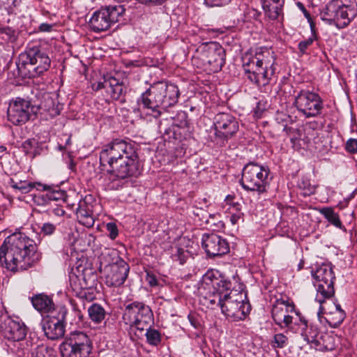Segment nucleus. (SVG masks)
<instances>
[{
	"label": "nucleus",
	"mask_w": 357,
	"mask_h": 357,
	"mask_svg": "<svg viewBox=\"0 0 357 357\" xmlns=\"http://www.w3.org/2000/svg\"><path fill=\"white\" fill-rule=\"evenodd\" d=\"M50 212L52 214H54V215L58 216V217H62L66 213V211H64V209L59 206H56V207L52 208L50 211Z\"/></svg>",
	"instance_id": "54"
},
{
	"label": "nucleus",
	"mask_w": 357,
	"mask_h": 357,
	"mask_svg": "<svg viewBox=\"0 0 357 357\" xmlns=\"http://www.w3.org/2000/svg\"><path fill=\"white\" fill-rule=\"evenodd\" d=\"M294 103L297 109L306 118L319 116L324 109L321 96L308 90H301L296 96Z\"/></svg>",
	"instance_id": "14"
},
{
	"label": "nucleus",
	"mask_w": 357,
	"mask_h": 357,
	"mask_svg": "<svg viewBox=\"0 0 357 357\" xmlns=\"http://www.w3.org/2000/svg\"><path fill=\"white\" fill-rule=\"evenodd\" d=\"M107 84L108 86L107 93L110 94L111 98L114 100H121L126 92V87L123 83L114 77H108L107 78Z\"/></svg>",
	"instance_id": "30"
},
{
	"label": "nucleus",
	"mask_w": 357,
	"mask_h": 357,
	"mask_svg": "<svg viewBox=\"0 0 357 357\" xmlns=\"http://www.w3.org/2000/svg\"><path fill=\"white\" fill-rule=\"evenodd\" d=\"M22 149L26 155L34 158L40 153L41 148L39 142L31 138L25 140L22 144Z\"/></svg>",
	"instance_id": "35"
},
{
	"label": "nucleus",
	"mask_w": 357,
	"mask_h": 357,
	"mask_svg": "<svg viewBox=\"0 0 357 357\" xmlns=\"http://www.w3.org/2000/svg\"><path fill=\"white\" fill-rule=\"evenodd\" d=\"M0 334L9 341L20 342L26 335V327L19 320L13 319L3 306H0Z\"/></svg>",
	"instance_id": "15"
},
{
	"label": "nucleus",
	"mask_w": 357,
	"mask_h": 357,
	"mask_svg": "<svg viewBox=\"0 0 357 357\" xmlns=\"http://www.w3.org/2000/svg\"><path fill=\"white\" fill-rule=\"evenodd\" d=\"M295 306L284 299H277L273 305L271 315L275 324L281 328L289 327L293 322V317L289 312H294Z\"/></svg>",
	"instance_id": "20"
},
{
	"label": "nucleus",
	"mask_w": 357,
	"mask_h": 357,
	"mask_svg": "<svg viewBox=\"0 0 357 357\" xmlns=\"http://www.w3.org/2000/svg\"><path fill=\"white\" fill-rule=\"evenodd\" d=\"M146 331L145 335L146 337L147 342L152 346H158L161 342V335L156 329L151 328V324L148 328L144 329Z\"/></svg>",
	"instance_id": "39"
},
{
	"label": "nucleus",
	"mask_w": 357,
	"mask_h": 357,
	"mask_svg": "<svg viewBox=\"0 0 357 357\" xmlns=\"http://www.w3.org/2000/svg\"><path fill=\"white\" fill-rule=\"evenodd\" d=\"M107 231L109 232V236L111 239H115L119 235V229L114 222H109L106 225Z\"/></svg>",
	"instance_id": "49"
},
{
	"label": "nucleus",
	"mask_w": 357,
	"mask_h": 357,
	"mask_svg": "<svg viewBox=\"0 0 357 357\" xmlns=\"http://www.w3.org/2000/svg\"><path fill=\"white\" fill-rule=\"evenodd\" d=\"M75 273L80 276L84 285V288L93 291L97 282V275L91 268L83 267L82 266H76L75 269H73Z\"/></svg>",
	"instance_id": "27"
},
{
	"label": "nucleus",
	"mask_w": 357,
	"mask_h": 357,
	"mask_svg": "<svg viewBox=\"0 0 357 357\" xmlns=\"http://www.w3.org/2000/svg\"><path fill=\"white\" fill-rule=\"evenodd\" d=\"M220 214L208 215L206 214V217L203 216V220L207 225L212 227L213 230H220L225 227V223L220 220Z\"/></svg>",
	"instance_id": "38"
},
{
	"label": "nucleus",
	"mask_w": 357,
	"mask_h": 357,
	"mask_svg": "<svg viewBox=\"0 0 357 357\" xmlns=\"http://www.w3.org/2000/svg\"><path fill=\"white\" fill-rule=\"evenodd\" d=\"M36 107H38V112L40 110L47 112L52 117H54L60 113L59 105H55L54 99L49 94L45 95L40 104Z\"/></svg>",
	"instance_id": "32"
},
{
	"label": "nucleus",
	"mask_w": 357,
	"mask_h": 357,
	"mask_svg": "<svg viewBox=\"0 0 357 357\" xmlns=\"http://www.w3.org/2000/svg\"><path fill=\"white\" fill-rule=\"evenodd\" d=\"M188 252L182 248L175 246L172 248V258L174 261H178L183 264L188 257Z\"/></svg>",
	"instance_id": "42"
},
{
	"label": "nucleus",
	"mask_w": 357,
	"mask_h": 357,
	"mask_svg": "<svg viewBox=\"0 0 357 357\" xmlns=\"http://www.w3.org/2000/svg\"><path fill=\"white\" fill-rule=\"evenodd\" d=\"M312 36L306 40L301 41L298 45L299 52L302 54H307V50L311 46L314 40L317 39L314 28L311 25Z\"/></svg>",
	"instance_id": "43"
},
{
	"label": "nucleus",
	"mask_w": 357,
	"mask_h": 357,
	"mask_svg": "<svg viewBox=\"0 0 357 357\" xmlns=\"http://www.w3.org/2000/svg\"><path fill=\"white\" fill-rule=\"evenodd\" d=\"M51 61L47 53L38 47L31 48L20 54L17 68L22 78H33L46 72Z\"/></svg>",
	"instance_id": "5"
},
{
	"label": "nucleus",
	"mask_w": 357,
	"mask_h": 357,
	"mask_svg": "<svg viewBox=\"0 0 357 357\" xmlns=\"http://www.w3.org/2000/svg\"><path fill=\"white\" fill-rule=\"evenodd\" d=\"M215 135L222 142L227 141L238 130L236 119L229 113L220 112L214 117Z\"/></svg>",
	"instance_id": "18"
},
{
	"label": "nucleus",
	"mask_w": 357,
	"mask_h": 357,
	"mask_svg": "<svg viewBox=\"0 0 357 357\" xmlns=\"http://www.w3.org/2000/svg\"><path fill=\"white\" fill-rule=\"evenodd\" d=\"M146 280L149 284L151 287H155L158 285V280L155 275L151 273L147 272L146 275Z\"/></svg>",
	"instance_id": "52"
},
{
	"label": "nucleus",
	"mask_w": 357,
	"mask_h": 357,
	"mask_svg": "<svg viewBox=\"0 0 357 357\" xmlns=\"http://www.w3.org/2000/svg\"><path fill=\"white\" fill-rule=\"evenodd\" d=\"M298 6L299 7V8L304 13V14L306 15V16H309V13L307 11V10L305 9V6H303V4L301 2H298L297 3Z\"/></svg>",
	"instance_id": "60"
},
{
	"label": "nucleus",
	"mask_w": 357,
	"mask_h": 357,
	"mask_svg": "<svg viewBox=\"0 0 357 357\" xmlns=\"http://www.w3.org/2000/svg\"><path fill=\"white\" fill-rule=\"evenodd\" d=\"M357 15L355 0H333L326 8L324 19L333 22L339 29H344Z\"/></svg>",
	"instance_id": "7"
},
{
	"label": "nucleus",
	"mask_w": 357,
	"mask_h": 357,
	"mask_svg": "<svg viewBox=\"0 0 357 357\" xmlns=\"http://www.w3.org/2000/svg\"><path fill=\"white\" fill-rule=\"evenodd\" d=\"M288 344V337L283 333H277L273 336L271 345L273 348L282 349Z\"/></svg>",
	"instance_id": "44"
},
{
	"label": "nucleus",
	"mask_w": 357,
	"mask_h": 357,
	"mask_svg": "<svg viewBox=\"0 0 357 357\" xmlns=\"http://www.w3.org/2000/svg\"><path fill=\"white\" fill-rule=\"evenodd\" d=\"M31 303L33 307L41 313H47L54 308V302L52 299L46 294H38L31 298Z\"/></svg>",
	"instance_id": "28"
},
{
	"label": "nucleus",
	"mask_w": 357,
	"mask_h": 357,
	"mask_svg": "<svg viewBox=\"0 0 357 357\" xmlns=\"http://www.w3.org/2000/svg\"><path fill=\"white\" fill-rule=\"evenodd\" d=\"M298 186L299 189L302 191V195L304 197L310 196L313 195L316 192L317 186L315 185H312L310 183V181L307 178H302L298 183Z\"/></svg>",
	"instance_id": "40"
},
{
	"label": "nucleus",
	"mask_w": 357,
	"mask_h": 357,
	"mask_svg": "<svg viewBox=\"0 0 357 357\" xmlns=\"http://www.w3.org/2000/svg\"><path fill=\"white\" fill-rule=\"evenodd\" d=\"M334 310H343L339 304H335Z\"/></svg>",
	"instance_id": "63"
},
{
	"label": "nucleus",
	"mask_w": 357,
	"mask_h": 357,
	"mask_svg": "<svg viewBox=\"0 0 357 357\" xmlns=\"http://www.w3.org/2000/svg\"><path fill=\"white\" fill-rule=\"evenodd\" d=\"M101 171L126 179L139 174V157L135 147L125 140L116 139L100 152Z\"/></svg>",
	"instance_id": "2"
},
{
	"label": "nucleus",
	"mask_w": 357,
	"mask_h": 357,
	"mask_svg": "<svg viewBox=\"0 0 357 357\" xmlns=\"http://www.w3.org/2000/svg\"><path fill=\"white\" fill-rule=\"evenodd\" d=\"M9 184L12 188L22 194L29 193L36 188L38 190H40V188L42 190H47L46 185H43L40 183H33L22 180L15 181L13 178H10Z\"/></svg>",
	"instance_id": "29"
},
{
	"label": "nucleus",
	"mask_w": 357,
	"mask_h": 357,
	"mask_svg": "<svg viewBox=\"0 0 357 357\" xmlns=\"http://www.w3.org/2000/svg\"><path fill=\"white\" fill-rule=\"evenodd\" d=\"M6 151V147L4 146H0V153H3Z\"/></svg>",
	"instance_id": "62"
},
{
	"label": "nucleus",
	"mask_w": 357,
	"mask_h": 357,
	"mask_svg": "<svg viewBox=\"0 0 357 357\" xmlns=\"http://www.w3.org/2000/svg\"><path fill=\"white\" fill-rule=\"evenodd\" d=\"M291 129H292L291 128L288 127L286 125L283 128V130L287 132V134H289L291 132Z\"/></svg>",
	"instance_id": "61"
},
{
	"label": "nucleus",
	"mask_w": 357,
	"mask_h": 357,
	"mask_svg": "<svg viewBox=\"0 0 357 357\" xmlns=\"http://www.w3.org/2000/svg\"><path fill=\"white\" fill-rule=\"evenodd\" d=\"M70 286L77 299H85L87 303H89L95 298L93 291H89L84 288L80 276L73 271L70 275Z\"/></svg>",
	"instance_id": "25"
},
{
	"label": "nucleus",
	"mask_w": 357,
	"mask_h": 357,
	"mask_svg": "<svg viewBox=\"0 0 357 357\" xmlns=\"http://www.w3.org/2000/svg\"><path fill=\"white\" fill-rule=\"evenodd\" d=\"M47 187V190H45L47 191L46 197L50 200H63L66 197V193L64 191L61 190H50L51 188L48 185H46Z\"/></svg>",
	"instance_id": "45"
},
{
	"label": "nucleus",
	"mask_w": 357,
	"mask_h": 357,
	"mask_svg": "<svg viewBox=\"0 0 357 357\" xmlns=\"http://www.w3.org/2000/svg\"><path fill=\"white\" fill-rule=\"evenodd\" d=\"M158 130L165 141L170 142L173 139H180L181 137L180 128L174 124H172L171 126L166 127L163 123L160 122L158 126Z\"/></svg>",
	"instance_id": "33"
},
{
	"label": "nucleus",
	"mask_w": 357,
	"mask_h": 357,
	"mask_svg": "<svg viewBox=\"0 0 357 357\" xmlns=\"http://www.w3.org/2000/svg\"><path fill=\"white\" fill-rule=\"evenodd\" d=\"M59 223H53V222H44L40 228V232L44 236H51L54 234L56 229V227Z\"/></svg>",
	"instance_id": "47"
},
{
	"label": "nucleus",
	"mask_w": 357,
	"mask_h": 357,
	"mask_svg": "<svg viewBox=\"0 0 357 357\" xmlns=\"http://www.w3.org/2000/svg\"><path fill=\"white\" fill-rule=\"evenodd\" d=\"M265 16L271 20H282L284 0H260Z\"/></svg>",
	"instance_id": "24"
},
{
	"label": "nucleus",
	"mask_w": 357,
	"mask_h": 357,
	"mask_svg": "<svg viewBox=\"0 0 357 357\" xmlns=\"http://www.w3.org/2000/svg\"><path fill=\"white\" fill-rule=\"evenodd\" d=\"M203 284L208 291L200 298L201 303L211 310L220 309L234 321L244 319L250 312V305L246 294L234 290L231 281L218 270L208 271L203 276Z\"/></svg>",
	"instance_id": "1"
},
{
	"label": "nucleus",
	"mask_w": 357,
	"mask_h": 357,
	"mask_svg": "<svg viewBox=\"0 0 357 357\" xmlns=\"http://www.w3.org/2000/svg\"><path fill=\"white\" fill-rule=\"evenodd\" d=\"M40 326L44 335L49 340H57L64 336L66 324L58 320L43 317Z\"/></svg>",
	"instance_id": "22"
},
{
	"label": "nucleus",
	"mask_w": 357,
	"mask_h": 357,
	"mask_svg": "<svg viewBox=\"0 0 357 357\" xmlns=\"http://www.w3.org/2000/svg\"><path fill=\"white\" fill-rule=\"evenodd\" d=\"M38 113V107L32 105L31 101L22 98H16L10 101L8 111V120L15 126L26 123L33 115Z\"/></svg>",
	"instance_id": "13"
},
{
	"label": "nucleus",
	"mask_w": 357,
	"mask_h": 357,
	"mask_svg": "<svg viewBox=\"0 0 357 357\" xmlns=\"http://www.w3.org/2000/svg\"><path fill=\"white\" fill-rule=\"evenodd\" d=\"M197 52L203 66L213 73L220 71L225 63V51L217 42L202 44Z\"/></svg>",
	"instance_id": "12"
},
{
	"label": "nucleus",
	"mask_w": 357,
	"mask_h": 357,
	"mask_svg": "<svg viewBox=\"0 0 357 357\" xmlns=\"http://www.w3.org/2000/svg\"><path fill=\"white\" fill-rule=\"evenodd\" d=\"M52 26L47 23H43L40 25V30L42 31H50Z\"/></svg>",
	"instance_id": "58"
},
{
	"label": "nucleus",
	"mask_w": 357,
	"mask_h": 357,
	"mask_svg": "<svg viewBox=\"0 0 357 357\" xmlns=\"http://www.w3.org/2000/svg\"><path fill=\"white\" fill-rule=\"evenodd\" d=\"M47 315L43 317L47 319H52L59 321L61 323H63L66 324V316L68 314V309L64 305H58L55 306L54 305V308L51 309L50 312H47Z\"/></svg>",
	"instance_id": "37"
},
{
	"label": "nucleus",
	"mask_w": 357,
	"mask_h": 357,
	"mask_svg": "<svg viewBox=\"0 0 357 357\" xmlns=\"http://www.w3.org/2000/svg\"><path fill=\"white\" fill-rule=\"evenodd\" d=\"M31 357H50L47 349L43 345H38L33 351Z\"/></svg>",
	"instance_id": "48"
},
{
	"label": "nucleus",
	"mask_w": 357,
	"mask_h": 357,
	"mask_svg": "<svg viewBox=\"0 0 357 357\" xmlns=\"http://www.w3.org/2000/svg\"><path fill=\"white\" fill-rule=\"evenodd\" d=\"M298 266V269L299 270L303 268V262L301 261Z\"/></svg>",
	"instance_id": "64"
},
{
	"label": "nucleus",
	"mask_w": 357,
	"mask_h": 357,
	"mask_svg": "<svg viewBox=\"0 0 357 357\" xmlns=\"http://www.w3.org/2000/svg\"><path fill=\"white\" fill-rule=\"evenodd\" d=\"M125 11L124 6L121 4L101 7L93 13L89 21V26L96 33L107 31L120 21Z\"/></svg>",
	"instance_id": "10"
},
{
	"label": "nucleus",
	"mask_w": 357,
	"mask_h": 357,
	"mask_svg": "<svg viewBox=\"0 0 357 357\" xmlns=\"http://www.w3.org/2000/svg\"><path fill=\"white\" fill-rule=\"evenodd\" d=\"M101 89H106L107 91H108V86L107 84V79H105L103 82H98L96 90H100Z\"/></svg>",
	"instance_id": "59"
},
{
	"label": "nucleus",
	"mask_w": 357,
	"mask_h": 357,
	"mask_svg": "<svg viewBox=\"0 0 357 357\" xmlns=\"http://www.w3.org/2000/svg\"><path fill=\"white\" fill-rule=\"evenodd\" d=\"M63 137H66V139L64 145H59V148L61 151L66 150L69 146L71 145V136L68 135H63Z\"/></svg>",
	"instance_id": "55"
},
{
	"label": "nucleus",
	"mask_w": 357,
	"mask_h": 357,
	"mask_svg": "<svg viewBox=\"0 0 357 357\" xmlns=\"http://www.w3.org/2000/svg\"><path fill=\"white\" fill-rule=\"evenodd\" d=\"M345 149L350 153H357V139L350 138L347 140L345 144Z\"/></svg>",
	"instance_id": "50"
},
{
	"label": "nucleus",
	"mask_w": 357,
	"mask_h": 357,
	"mask_svg": "<svg viewBox=\"0 0 357 357\" xmlns=\"http://www.w3.org/2000/svg\"><path fill=\"white\" fill-rule=\"evenodd\" d=\"M269 173L268 167L249 162L243 169L240 183L245 190L256 192L259 196L268 191Z\"/></svg>",
	"instance_id": "6"
},
{
	"label": "nucleus",
	"mask_w": 357,
	"mask_h": 357,
	"mask_svg": "<svg viewBox=\"0 0 357 357\" xmlns=\"http://www.w3.org/2000/svg\"><path fill=\"white\" fill-rule=\"evenodd\" d=\"M202 246L210 258L225 255L230 249L227 240L214 233L202 235Z\"/></svg>",
	"instance_id": "19"
},
{
	"label": "nucleus",
	"mask_w": 357,
	"mask_h": 357,
	"mask_svg": "<svg viewBox=\"0 0 357 357\" xmlns=\"http://www.w3.org/2000/svg\"><path fill=\"white\" fill-rule=\"evenodd\" d=\"M78 222L86 227H92L94 225L95 218L92 211V206L85 202H79L76 211Z\"/></svg>",
	"instance_id": "26"
},
{
	"label": "nucleus",
	"mask_w": 357,
	"mask_h": 357,
	"mask_svg": "<svg viewBox=\"0 0 357 357\" xmlns=\"http://www.w3.org/2000/svg\"><path fill=\"white\" fill-rule=\"evenodd\" d=\"M231 0H204L205 3L211 7L222 6L228 4Z\"/></svg>",
	"instance_id": "51"
},
{
	"label": "nucleus",
	"mask_w": 357,
	"mask_h": 357,
	"mask_svg": "<svg viewBox=\"0 0 357 357\" xmlns=\"http://www.w3.org/2000/svg\"><path fill=\"white\" fill-rule=\"evenodd\" d=\"M303 325L301 335L304 340L314 348L319 351H331L334 348V344L331 342L333 337L327 334L320 333L318 328L314 325H308L307 320L301 319Z\"/></svg>",
	"instance_id": "16"
},
{
	"label": "nucleus",
	"mask_w": 357,
	"mask_h": 357,
	"mask_svg": "<svg viewBox=\"0 0 357 357\" xmlns=\"http://www.w3.org/2000/svg\"><path fill=\"white\" fill-rule=\"evenodd\" d=\"M86 302L87 301L85 299H77L75 301H71L74 313L77 317L78 322L83 321L84 314L82 313V310H85Z\"/></svg>",
	"instance_id": "41"
},
{
	"label": "nucleus",
	"mask_w": 357,
	"mask_h": 357,
	"mask_svg": "<svg viewBox=\"0 0 357 357\" xmlns=\"http://www.w3.org/2000/svg\"><path fill=\"white\" fill-rule=\"evenodd\" d=\"M247 77L257 86L268 84L275 73L276 55L267 47L250 49L243 57Z\"/></svg>",
	"instance_id": "4"
},
{
	"label": "nucleus",
	"mask_w": 357,
	"mask_h": 357,
	"mask_svg": "<svg viewBox=\"0 0 357 357\" xmlns=\"http://www.w3.org/2000/svg\"><path fill=\"white\" fill-rule=\"evenodd\" d=\"M248 14L250 15V17L257 20L261 15V13L255 8H251L249 10Z\"/></svg>",
	"instance_id": "57"
},
{
	"label": "nucleus",
	"mask_w": 357,
	"mask_h": 357,
	"mask_svg": "<svg viewBox=\"0 0 357 357\" xmlns=\"http://www.w3.org/2000/svg\"><path fill=\"white\" fill-rule=\"evenodd\" d=\"M88 314L91 321L95 324H100L105 319L106 312L101 305L93 303L88 308Z\"/></svg>",
	"instance_id": "34"
},
{
	"label": "nucleus",
	"mask_w": 357,
	"mask_h": 357,
	"mask_svg": "<svg viewBox=\"0 0 357 357\" xmlns=\"http://www.w3.org/2000/svg\"><path fill=\"white\" fill-rule=\"evenodd\" d=\"M162 93L158 82L153 83L141 94L137 100L139 107L147 109L153 117L158 118L161 115V109H163Z\"/></svg>",
	"instance_id": "17"
},
{
	"label": "nucleus",
	"mask_w": 357,
	"mask_h": 357,
	"mask_svg": "<svg viewBox=\"0 0 357 357\" xmlns=\"http://www.w3.org/2000/svg\"><path fill=\"white\" fill-rule=\"evenodd\" d=\"M35 241L24 233L8 236L0 246V266L13 273L33 267L37 260Z\"/></svg>",
	"instance_id": "3"
},
{
	"label": "nucleus",
	"mask_w": 357,
	"mask_h": 357,
	"mask_svg": "<svg viewBox=\"0 0 357 357\" xmlns=\"http://www.w3.org/2000/svg\"><path fill=\"white\" fill-rule=\"evenodd\" d=\"M130 271L129 265L121 259L106 268L105 284L108 287H119L128 278Z\"/></svg>",
	"instance_id": "21"
},
{
	"label": "nucleus",
	"mask_w": 357,
	"mask_h": 357,
	"mask_svg": "<svg viewBox=\"0 0 357 357\" xmlns=\"http://www.w3.org/2000/svg\"><path fill=\"white\" fill-rule=\"evenodd\" d=\"M325 319L328 325L332 328L338 327L344 321L346 314L344 310H333L331 312H326Z\"/></svg>",
	"instance_id": "36"
},
{
	"label": "nucleus",
	"mask_w": 357,
	"mask_h": 357,
	"mask_svg": "<svg viewBox=\"0 0 357 357\" xmlns=\"http://www.w3.org/2000/svg\"><path fill=\"white\" fill-rule=\"evenodd\" d=\"M188 319L189 321L190 322V324L194 328H197L198 327V326L199 325V321H197V319L193 314H188Z\"/></svg>",
	"instance_id": "56"
},
{
	"label": "nucleus",
	"mask_w": 357,
	"mask_h": 357,
	"mask_svg": "<svg viewBox=\"0 0 357 357\" xmlns=\"http://www.w3.org/2000/svg\"><path fill=\"white\" fill-rule=\"evenodd\" d=\"M92 343L89 336L79 331L70 333L60 345L62 357H89Z\"/></svg>",
	"instance_id": "11"
},
{
	"label": "nucleus",
	"mask_w": 357,
	"mask_h": 357,
	"mask_svg": "<svg viewBox=\"0 0 357 357\" xmlns=\"http://www.w3.org/2000/svg\"><path fill=\"white\" fill-rule=\"evenodd\" d=\"M125 324L135 328L142 334L153 320L151 307L143 302L134 301L125 306L123 313Z\"/></svg>",
	"instance_id": "9"
},
{
	"label": "nucleus",
	"mask_w": 357,
	"mask_h": 357,
	"mask_svg": "<svg viewBox=\"0 0 357 357\" xmlns=\"http://www.w3.org/2000/svg\"><path fill=\"white\" fill-rule=\"evenodd\" d=\"M160 89L163 90L162 101L163 110L175 105L178 100L179 90L176 85L165 82H158Z\"/></svg>",
	"instance_id": "23"
},
{
	"label": "nucleus",
	"mask_w": 357,
	"mask_h": 357,
	"mask_svg": "<svg viewBox=\"0 0 357 357\" xmlns=\"http://www.w3.org/2000/svg\"><path fill=\"white\" fill-rule=\"evenodd\" d=\"M313 284L317 289L315 300L322 305L326 300L335 294V275L330 264H322L315 271H311Z\"/></svg>",
	"instance_id": "8"
},
{
	"label": "nucleus",
	"mask_w": 357,
	"mask_h": 357,
	"mask_svg": "<svg viewBox=\"0 0 357 357\" xmlns=\"http://www.w3.org/2000/svg\"><path fill=\"white\" fill-rule=\"evenodd\" d=\"M232 208L236 211L231 215L229 219L232 225H236L240 220H243V213L241 212V204L239 203H232Z\"/></svg>",
	"instance_id": "46"
},
{
	"label": "nucleus",
	"mask_w": 357,
	"mask_h": 357,
	"mask_svg": "<svg viewBox=\"0 0 357 357\" xmlns=\"http://www.w3.org/2000/svg\"><path fill=\"white\" fill-rule=\"evenodd\" d=\"M319 213L333 226L342 231H346L345 227L342 225L338 213L335 211L333 207L326 206L317 209Z\"/></svg>",
	"instance_id": "31"
},
{
	"label": "nucleus",
	"mask_w": 357,
	"mask_h": 357,
	"mask_svg": "<svg viewBox=\"0 0 357 357\" xmlns=\"http://www.w3.org/2000/svg\"><path fill=\"white\" fill-rule=\"evenodd\" d=\"M12 3L8 5L6 9L8 10V14H13L15 13V8L17 7L20 3V0H11Z\"/></svg>",
	"instance_id": "53"
}]
</instances>
